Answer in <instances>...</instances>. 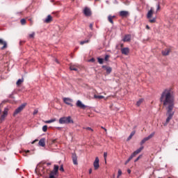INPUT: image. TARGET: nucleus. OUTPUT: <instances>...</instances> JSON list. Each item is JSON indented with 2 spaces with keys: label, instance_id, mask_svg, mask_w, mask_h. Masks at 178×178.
Returning <instances> with one entry per match:
<instances>
[{
  "label": "nucleus",
  "instance_id": "58",
  "mask_svg": "<svg viewBox=\"0 0 178 178\" xmlns=\"http://www.w3.org/2000/svg\"><path fill=\"white\" fill-rule=\"evenodd\" d=\"M56 62H57V63H58V60H56Z\"/></svg>",
  "mask_w": 178,
  "mask_h": 178
},
{
  "label": "nucleus",
  "instance_id": "49",
  "mask_svg": "<svg viewBox=\"0 0 178 178\" xmlns=\"http://www.w3.org/2000/svg\"><path fill=\"white\" fill-rule=\"evenodd\" d=\"M130 162V160L127 159V161L125 162V165H127Z\"/></svg>",
  "mask_w": 178,
  "mask_h": 178
},
{
  "label": "nucleus",
  "instance_id": "6",
  "mask_svg": "<svg viewBox=\"0 0 178 178\" xmlns=\"http://www.w3.org/2000/svg\"><path fill=\"white\" fill-rule=\"evenodd\" d=\"M63 102L66 104L67 105H70V106H73V104L72 102H73V99L69 98V97H64L63 98Z\"/></svg>",
  "mask_w": 178,
  "mask_h": 178
},
{
  "label": "nucleus",
  "instance_id": "43",
  "mask_svg": "<svg viewBox=\"0 0 178 178\" xmlns=\"http://www.w3.org/2000/svg\"><path fill=\"white\" fill-rule=\"evenodd\" d=\"M145 139H143L142 140H141V142H140V145H143V144H145Z\"/></svg>",
  "mask_w": 178,
  "mask_h": 178
},
{
  "label": "nucleus",
  "instance_id": "18",
  "mask_svg": "<svg viewBox=\"0 0 178 178\" xmlns=\"http://www.w3.org/2000/svg\"><path fill=\"white\" fill-rule=\"evenodd\" d=\"M44 22V23H51V22H52V16H51V15H49Z\"/></svg>",
  "mask_w": 178,
  "mask_h": 178
},
{
  "label": "nucleus",
  "instance_id": "11",
  "mask_svg": "<svg viewBox=\"0 0 178 178\" xmlns=\"http://www.w3.org/2000/svg\"><path fill=\"white\" fill-rule=\"evenodd\" d=\"M102 69H105L107 74H111V73L112 72V67H108L106 65H102Z\"/></svg>",
  "mask_w": 178,
  "mask_h": 178
},
{
  "label": "nucleus",
  "instance_id": "56",
  "mask_svg": "<svg viewBox=\"0 0 178 178\" xmlns=\"http://www.w3.org/2000/svg\"><path fill=\"white\" fill-rule=\"evenodd\" d=\"M34 143H35V141L32 142V144H34Z\"/></svg>",
  "mask_w": 178,
  "mask_h": 178
},
{
  "label": "nucleus",
  "instance_id": "36",
  "mask_svg": "<svg viewBox=\"0 0 178 178\" xmlns=\"http://www.w3.org/2000/svg\"><path fill=\"white\" fill-rule=\"evenodd\" d=\"M141 158H143V154L139 155L134 162L138 161L140 159H141Z\"/></svg>",
  "mask_w": 178,
  "mask_h": 178
},
{
  "label": "nucleus",
  "instance_id": "33",
  "mask_svg": "<svg viewBox=\"0 0 178 178\" xmlns=\"http://www.w3.org/2000/svg\"><path fill=\"white\" fill-rule=\"evenodd\" d=\"M34 35H35V33L33 32L29 35V38H34Z\"/></svg>",
  "mask_w": 178,
  "mask_h": 178
},
{
  "label": "nucleus",
  "instance_id": "48",
  "mask_svg": "<svg viewBox=\"0 0 178 178\" xmlns=\"http://www.w3.org/2000/svg\"><path fill=\"white\" fill-rule=\"evenodd\" d=\"M159 9H161V7L159 6V4H158V5H157L156 10H159Z\"/></svg>",
  "mask_w": 178,
  "mask_h": 178
},
{
  "label": "nucleus",
  "instance_id": "14",
  "mask_svg": "<svg viewBox=\"0 0 178 178\" xmlns=\"http://www.w3.org/2000/svg\"><path fill=\"white\" fill-rule=\"evenodd\" d=\"M120 16L121 17H127V16H129V13L128 11H125V10L120 11Z\"/></svg>",
  "mask_w": 178,
  "mask_h": 178
},
{
  "label": "nucleus",
  "instance_id": "32",
  "mask_svg": "<svg viewBox=\"0 0 178 178\" xmlns=\"http://www.w3.org/2000/svg\"><path fill=\"white\" fill-rule=\"evenodd\" d=\"M47 130H48V127L47 125H44L42 127V131L45 133Z\"/></svg>",
  "mask_w": 178,
  "mask_h": 178
},
{
  "label": "nucleus",
  "instance_id": "59",
  "mask_svg": "<svg viewBox=\"0 0 178 178\" xmlns=\"http://www.w3.org/2000/svg\"><path fill=\"white\" fill-rule=\"evenodd\" d=\"M1 108H0V113H1Z\"/></svg>",
  "mask_w": 178,
  "mask_h": 178
},
{
  "label": "nucleus",
  "instance_id": "55",
  "mask_svg": "<svg viewBox=\"0 0 178 178\" xmlns=\"http://www.w3.org/2000/svg\"><path fill=\"white\" fill-rule=\"evenodd\" d=\"M102 129H103L104 130L105 128L104 127H102Z\"/></svg>",
  "mask_w": 178,
  "mask_h": 178
},
{
  "label": "nucleus",
  "instance_id": "53",
  "mask_svg": "<svg viewBox=\"0 0 178 178\" xmlns=\"http://www.w3.org/2000/svg\"><path fill=\"white\" fill-rule=\"evenodd\" d=\"M115 17H116V16H115V15L112 16V19H115Z\"/></svg>",
  "mask_w": 178,
  "mask_h": 178
},
{
  "label": "nucleus",
  "instance_id": "8",
  "mask_svg": "<svg viewBox=\"0 0 178 178\" xmlns=\"http://www.w3.org/2000/svg\"><path fill=\"white\" fill-rule=\"evenodd\" d=\"M76 105L78 108H80L81 109H84L87 107V106L84 105V104H83V102H81V101L80 100H78L76 102Z\"/></svg>",
  "mask_w": 178,
  "mask_h": 178
},
{
  "label": "nucleus",
  "instance_id": "31",
  "mask_svg": "<svg viewBox=\"0 0 178 178\" xmlns=\"http://www.w3.org/2000/svg\"><path fill=\"white\" fill-rule=\"evenodd\" d=\"M97 60H98V63H99L100 65H102V63H104V59H103V58H98Z\"/></svg>",
  "mask_w": 178,
  "mask_h": 178
},
{
  "label": "nucleus",
  "instance_id": "50",
  "mask_svg": "<svg viewBox=\"0 0 178 178\" xmlns=\"http://www.w3.org/2000/svg\"><path fill=\"white\" fill-rule=\"evenodd\" d=\"M127 172L129 173V174H130V173H131V170H127Z\"/></svg>",
  "mask_w": 178,
  "mask_h": 178
},
{
  "label": "nucleus",
  "instance_id": "52",
  "mask_svg": "<svg viewBox=\"0 0 178 178\" xmlns=\"http://www.w3.org/2000/svg\"><path fill=\"white\" fill-rule=\"evenodd\" d=\"M47 166H49L51 165V163H47Z\"/></svg>",
  "mask_w": 178,
  "mask_h": 178
},
{
  "label": "nucleus",
  "instance_id": "23",
  "mask_svg": "<svg viewBox=\"0 0 178 178\" xmlns=\"http://www.w3.org/2000/svg\"><path fill=\"white\" fill-rule=\"evenodd\" d=\"M94 98H95V99H104V98H105V97H104L103 95H95Z\"/></svg>",
  "mask_w": 178,
  "mask_h": 178
},
{
  "label": "nucleus",
  "instance_id": "21",
  "mask_svg": "<svg viewBox=\"0 0 178 178\" xmlns=\"http://www.w3.org/2000/svg\"><path fill=\"white\" fill-rule=\"evenodd\" d=\"M170 52V49H167L162 51V54L164 56H167V55H169V53Z\"/></svg>",
  "mask_w": 178,
  "mask_h": 178
},
{
  "label": "nucleus",
  "instance_id": "25",
  "mask_svg": "<svg viewBox=\"0 0 178 178\" xmlns=\"http://www.w3.org/2000/svg\"><path fill=\"white\" fill-rule=\"evenodd\" d=\"M23 81H24V79L23 78L18 79L16 83L17 86H20V84H22Z\"/></svg>",
  "mask_w": 178,
  "mask_h": 178
},
{
  "label": "nucleus",
  "instance_id": "24",
  "mask_svg": "<svg viewBox=\"0 0 178 178\" xmlns=\"http://www.w3.org/2000/svg\"><path fill=\"white\" fill-rule=\"evenodd\" d=\"M108 21L109 23H111V24H113V18H112V15H108Z\"/></svg>",
  "mask_w": 178,
  "mask_h": 178
},
{
  "label": "nucleus",
  "instance_id": "9",
  "mask_svg": "<svg viewBox=\"0 0 178 178\" xmlns=\"http://www.w3.org/2000/svg\"><path fill=\"white\" fill-rule=\"evenodd\" d=\"M0 45H3L1 49H5L8 48V43L6 41L3 40V39H0Z\"/></svg>",
  "mask_w": 178,
  "mask_h": 178
},
{
  "label": "nucleus",
  "instance_id": "5",
  "mask_svg": "<svg viewBox=\"0 0 178 178\" xmlns=\"http://www.w3.org/2000/svg\"><path fill=\"white\" fill-rule=\"evenodd\" d=\"M93 166L95 168V170H98L99 169V159L96 157L95 161L93 162Z\"/></svg>",
  "mask_w": 178,
  "mask_h": 178
},
{
  "label": "nucleus",
  "instance_id": "22",
  "mask_svg": "<svg viewBox=\"0 0 178 178\" xmlns=\"http://www.w3.org/2000/svg\"><path fill=\"white\" fill-rule=\"evenodd\" d=\"M56 175H58L57 172H55L54 171H51L49 174V178H56V177H55V176H56Z\"/></svg>",
  "mask_w": 178,
  "mask_h": 178
},
{
  "label": "nucleus",
  "instance_id": "17",
  "mask_svg": "<svg viewBox=\"0 0 178 178\" xmlns=\"http://www.w3.org/2000/svg\"><path fill=\"white\" fill-rule=\"evenodd\" d=\"M38 144H39V145H40V147H45V138H41L39 140Z\"/></svg>",
  "mask_w": 178,
  "mask_h": 178
},
{
  "label": "nucleus",
  "instance_id": "40",
  "mask_svg": "<svg viewBox=\"0 0 178 178\" xmlns=\"http://www.w3.org/2000/svg\"><path fill=\"white\" fill-rule=\"evenodd\" d=\"M86 130H87L88 131H94V130L91 128V127H86L85 128Z\"/></svg>",
  "mask_w": 178,
  "mask_h": 178
},
{
  "label": "nucleus",
  "instance_id": "15",
  "mask_svg": "<svg viewBox=\"0 0 178 178\" xmlns=\"http://www.w3.org/2000/svg\"><path fill=\"white\" fill-rule=\"evenodd\" d=\"M143 149H144V146H141L140 148L137 149L135 152H133V154L135 156H136L138 155V154H140V152H141V151H143Z\"/></svg>",
  "mask_w": 178,
  "mask_h": 178
},
{
  "label": "nucleus",
  "instance_id": "42",
  "mask_svg": "<svg viewBox=\"0 0 178 178\" xmlns=\"http://www.w3.org/2000/svg\"><path fill=\"white\" fill-rule=\"evenodd\" d=\"M106 156H108V153L107 152H104V158L105 159V162H106Z\"/></svg>",
  "mask_w": 178,
  "mask_h": 178
},
{
  "label": "nucleus",
  "instance_id": "45",
  "mask_svg": "<svg viewBox=\"0 0 178 178\" xmlns=\"http://www.w3.org/2000/svg\"><path fill=\"white\" fill-rule=\"evenodd\" d=\"M38 113V110L35 109L33 111V115H37Z\"/></svg>",
  "mask_w": 178,
  "mask_h": 178
},
{
  "label": "nucleus",
  "instance_id": "7",
  "mask_svg": "<svg viewBox=\"0 0 178 178\" xmlns=\"http://www.w3.org/2000/svg\"><path fill=\"white\" fill-rule=\"evenodd\" d=\"M122 41L124 42H129V41H131V35L130 34L125 35L122 39Z\"/></svg>",
  "mask_w": 178,
  "mask_h": 178
},
{
  "label": "nucleus",
  "instance_id": "38",
  "mask_svg": "<svg viewBox=\"0 0 178 178\" xmlns=\"http://www.w3.org/2000/svg\"><path fill=\"white\" fill-rule=\"evenodd\" d=\"M120 176H122V170H118V174L117 178L120 177Z\"/></svg>",
  "mask_w": 178,
  "mask_h": 178
},
{
  "label": "nucleus",
  "instance_id": "16",
  "mask_svg": "<svg viewBox=\"0 0 178 178\" xmlns=\"http://www.w3.org/2000/svg\"><path fill=\"white\" fill-rule=\"evenodd\" d=\"M152 15H154V10H152V8H151L147 13V19H151L152 17Z\"/></svg>",
  "mask_w": 178,
  "mask_h": 178
},
{
  "label": "nucleus",
  "instance_id": "3",
  "mask_svg": "<svg viewBox=\"0 0 178 178\" xmlns=\"http://www.w3.org/2000/svg\"><path fill=\"white\" fill-rule=\"evenodd\" d=\"M26 107V104H23L21 106H19L14 112L13 116H16L18 113H20V112L22 111L23 109Z\"/></svg>",
  "mask_w": 178,
  "mask_h": 178
},
{
  "label": "nucleus",
  "instance_id": "13",
  "mask_svg": "<svg viewBox=\"0 0 178 178\" xmlns=\"http://www.w3.org/2000/svg\"><path fill=\"white\" fill-rule=\"evenodd\" d=\"M83 13L85 16H90L91 15V10L90 8L86 7L83 10Z\"/></svg>",
  "mask_w": 178,
  "mask_h": 178
},
{
  "label": "nucleus",
  "instance_id": "54",
  "mask_svg": "<svg viewBox=\"0 0 178 178\" xmlns=\"http://www.w3.org/2000/svg\"><path fill=\"white\" fill-rule=\"evenodd\" d=\"M104 131H106V133L107 130H106V128H104Z\"/></svg>",
  "mask_w": 178,
  "mask_h": 178
},
{
  "label": "nucleus",
  "instance_id": "37",
  "mask_svg": "<svg viewBox=\"0 0 178 178\" xmlns=\"http://www.w3.org/2000/svg\"><path fill=\"white\" fill-rule=\"evenodd\" d=\"M70 70H74L75 72H77V68L74 66H70Z\"/></svg>",
  "mask_w": 178,
  "mask_h": 178
},
{
  "label": "nucleus",
  "instance_id": "41",
  "mask_svg": "<svg viewBox=\"0 0 178 178\" xmlns=\"http://www.w3.org/2000/svg\"><path fill=\"white\" fill-rule=\"evenodd\" d=\"M21 24H22V25L26 24V19H21Z\"/></svg>",
  "mask_w": 178,
  "mask_h": 178
},
{
  "label": "nucleus",
  "instance_id": "34",
  "mask_svg": "<svg viewBox=\"0 0 178 178\" xmlns=\"http://www.w3.org/2000/svg\"><path fill=\"white\" fill-rule=\"evenodd\" d=\"M89 40H83L80 42L81 45H84V44H87V42H88Z\"/></svg>",
  "mask_w": 178,
  "mask_h": 178
},
{
  "label": "nucleus",
  "instance_id": "27",
  "mask_svg": "<svg viewBox=\"0 0 178 178\" xmlns=\"http://www.w3.org/2000/svg\"><path fill=\"white\" fill-rule=\"evenodd\" d=\"M134 134H136V131H132V132L131 133V134L129 135V136L128 138H127L128 141H129V140H131V138H133V136H134Z\"/></svg>",
  "mask_w": 178,
  "mask_h": 178
},
{
  "label": "nucleus",
  "instance_id": "10",
  "mask_svg": "<svg viewBox=\"0 0 178 178\" xmlns=\"http://www.w3.org/2000/svg\"><path fill=\"white\" fill-rule=\"evenodd\" d=\"M121 52L122 55H129V52H130V49H129V47L122 48L121 49Z\"/></svg>",
  "mask_w": 178,
  "mask_h": 178
},
{
  "label": "nucleus",
  "instance_id": "44",
  "mask_svg": "<svg viewBox=\"0 0 178 178\" xmlns=\"http://www.w3.org/2000/svg\"><path fill=\"white\" fill-rule=\"evenodd\" d=\"M60 172H64L65 171V170L63 169V165H60Z\"/></svg>",
  "mask_w": 178,
  "mask_h": 178
},
{
  "label": "nucleus",
  "instance_id": "19",
  "mask_svg": "<svg viewBox=\"0 0 178 178\" xmlns=\"http://www.w3.org/2000/svg\"><path fill=\"white\" fill-rule=\"evenodd\" d=\"M155 135V133H152L149 136H148L146 138H144L143 140H145V142L148 141V140H151Z\"/></svg>",
  "mask_w": 178,
  "mask_h": 178
},
{
  "label": "nucleus",
  "instance_id": "26",
  "mask_svg": "<svg viewBox=\"0 0 178 178\" xmlns=\"http://www.w3.org/2000/svg\"><path fill=\"white\" fill-rule=\"evenodd\" d=\"M59 170V166L54 165V170H52L53 172L58 173V171Z\"/></svg>",
  "mask_w": 178,
  "mask_h": 178
},
{
  "label": "nucleus",
  "instance_id": "47",
  "mask_svg": "<svg viewBox=\"0 0 178 178\" xmlns=\"http://www.w3.org/2000/svg\"><path fill=\"white\" fill-rule=\"evenodd\" d=\"M91 173H92V169L90 168L89 169V175H91Z\"/></svg>",
  "mask_w": 178,
  "mask_h": 178
},
{
  "label": "nucleus",
  "instance_id": "2",
  "mask_svg": "<svg viewBox=\"0 0 178 178\" xmlns=\"http://www.w3.org/2000/svg\"><path fill=\"white\" fill-rule=\"evenodd\" d=\"M58 123L60 124H74V122L72 120V117H63L59 119Z\"/></svg>",
  "mask_w": 178,
  "mask_h": 178
},
{
  "label": "nucleus",
  "instance_id": "28",
  "mask_svg": "<svg viewBox=\"0 0 178 178\" xmlns=\"http://www.w3.org/2000/svg\"><path fill=\"white\" fill-rule=\"evenodd\" d=\"M143 101H144V99H139V100L136 102L137 106H140V105H141V104H143Z\"/></svg>",
  "mask_w": 178,
  "mask_h": 178
},
{
  "label": "nucleus",
  "instance_id": "60",
  "mask_svg": "<svg viewBox=\"0 0 178 178\" xmlns=\"http://www.w3.org/2000/svg\"><path fill=\"white\" fill-rule=\"evenodd\" d=\"M58 129H60V127H58Z\"/></svg>",
  "mask_w": 178,
  "mask_h": 178
},
{
  "label": "nucleus",
  "instance_id": "39",
  "mask_svg": "<svg viewBox=\"0 0 178 178\" xmlns=\"http://www.w3.org/2000/svg\"><path fill=\"white\" fill-rule=\"evenodd\" d=\"M104 60H106V62H108V60H109V55L106 54L105 56Z\"/></svg>",
  "mask_w": 178,
  "mask_h": 178
},
{
  "label": "nucleus",
  "instance_id": "35",
  "mask_svg": "<svg viewBox=\"0 0 178 178\" xmlns=\"http://www.w3.org/2000/svg\"><path fill=\"white\" fill-rule=\"evenodd\" d=\"M134 156H136L134 155V153H132V154H131V156L129 157L128 160H129V161H131V160L133 159V158H134Z\"/></svg>",
  "mask_w": 178,
  "mask_h": 178
},
{
  "label": "nucleus",
  "instance_id": "4",
  "mask_svg": "<svg viewBox=\"0 0 178 178\" xmlns=\"http://www.w3.org/2000/svg\"><path fill=\"white\" fill-rule=\"evenodd\" d=\"M8 112H9V109L8 108H5L3 112V115L0 118L1 122H3V120H5V118L8 116Z\"/></svg>",
  "mask_w": 178,
  "mask_h": 178
},
{
  "label": "nucleus",
  "instance_id": "57",
  "mask_svg": "<svg viewBox=\"0 0 178 178\" xmlns=\"http://www.w3.org/2000/svg\"><path fill=\"white\" fill-rule=\"evenodd\" d=\"M26 152H30V151H29V150H27Z\"/></svg>",
  "mask_w": 178,
  "mask_h": 178
},
{
  "label": "nucleus",
  "instance_id": "51",
  "mask_svg": "<svg viewBox=\"0 0 178 178\" xmlns=\"http://www.w3.org/2000/svg\"><path fill=\"white\" fill-rule=\"evenodd\" d=\"M146 29H147V30H149V26L147 25V26H146Z\"/></svg>",
  "mask_w": 178,
  "mask_h": 178
},
{
  "label": "nucleus",
  "instance_id": "29",
  "mask_svg": "<svg viewBox=\"0 0 178 178\" xmlns=\"http://www.w3.org/2000/svg\"><path fill=\"white\" fill-rule=\"evenodd\" d=\"M149 23H155V22H156V17H154L152 19H149Z\"/></svg>",
  "mask_w": 178,
  "mask_h": 178
},
{
  "label": "nucleus",
  "instance_id": "1",
  "mask_svg": "<svg viewBox=\"0 0 178 178\" xmlns=\"http://www.w3.org/2000/svg\"><path fill=\"white\" fill-rule=\"evenodd\" d=\"M161 102L163 103V106L167 110V114L168 115L164 126H168L169 122L173 118L175 112L173 108H175V92L171 88H167L163 91L160 97Z\"/></svg>",
  "mask_w": 178,
  "mask_h": 178
},
{
  "label": "nucleus",
  "instance_id": "20",
  "mask_svg": "<svg viewBox=\"0 0 178 178\" xmlns=\"http://www.w3.org/2000/svg\"><path fill=\"white\" fill-rule=\"evenodd\" d=\"M155 135V133H152L149 136H148L146 138H144L143 140H145V142L148 141V140H151Z\"/></svg>",
  "mask_w": 178,
  "mask_h": 178
},
{
  "label": "nucleus",
  "instance_id": "46",
  "mask_svg": "<svg viewBox=\"0 0 178 178\" xmlns=\"http://www.w3.org/2000/svg\"><path fill=\"white\" fill-rule=\"evenodd\" d=\"M92 26H93V24H90L89 27L90 30H93Z\"/></svg>",
  "mask_w": 178,
  "mask_h": 178
},
{
  "label": "nucleus",
  "instance_id": "12",
  "mask_svg": "<svg viewBox=\"0 0 178 178\" xmlns=\"http://www.w3.org/2000/svg\"><path fill=\"white\" fill-rule=\"evenodd\" d=\"M72 159L74 165H79V163L77 162V155H76L75 153L72 154Z\"/></svg>",
  "mask_w": 178,
  "mask_h": 178
},
{
  "label": "nucleus",
  "instance_id": "30",
  "mask_svg": "<svg viewBox=\"0 0 178 178\" xmlns=\"http://www.w3.org/2000/svg\"><path fill=\"white\" fill-rule=\"evenodd\" d=\"M54 122H56V119L54 118L45 122V123H54Z\"/></svg>",
  "mask_w": 178,
  "mask_h": 178
}]
</instances>
